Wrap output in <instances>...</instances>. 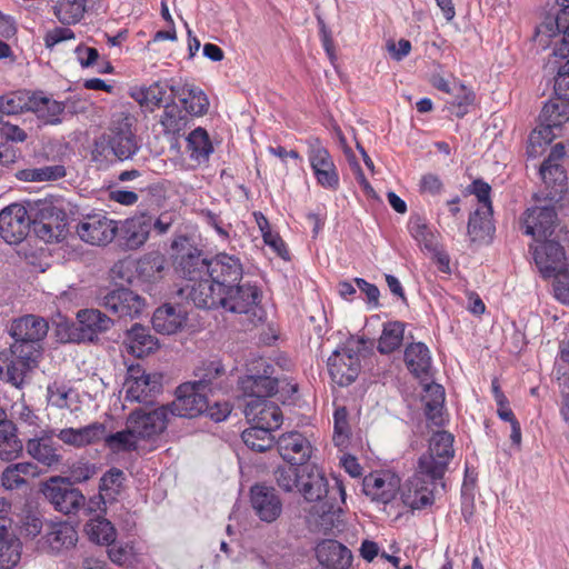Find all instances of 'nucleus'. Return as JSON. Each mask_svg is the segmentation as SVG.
<instances>
[{"label":"nucleus","mask_w":569,"mask_h":569,"mask_svg":"<svg viewBox=\"0 0 569 569\" xmlns=\"http://www.w3.org/2000/svg\"><path fill=\"white\" fill-rule=\"evenodd\" d=\"M48 322L38 316L27 315L16 319L10 328L14 342L0 351V378L21 388L27 377L39 365L42 357V340L48 333Z\"/></svg>","instance_id":"1"},{"label":"nucleus","mask_w":569,"mask_h":569,"mask_svg":"<svg viewBox=\"0 0 569 569\" xmlns=\"http://www.w3.org/2000/svg\"><path fill=\"white\" fill-rule=\"evenodd\" d=\"M298 491L309 502H317L313 512L319 516L320 525L327 530L340 521L341 505L346 500V490L342 482L333 479L329 482L323 472L316 466H306L301 471Z\"/></svg>","instance_id":"2"},{"label":"nucleus","mask_w":569,"mask_h":569,"mask_svg":"<svg viewBox=\"0 0 569 569\" xmlns=\"http://www.w3.org/2000/svg\"><path fill=\"white\" fill-rule=\"evenodd\" d=\"M134 121L129 113L113 114L107 130L93 142L91 160L97 163H112L133 159L141 149Z\"/></svg>","instance_id":"3"},{"label":"nucleus","mask_w":569,"mask_h":569,"mask_svg":"<svg viewBox=\"0 0 569 569\" xmlns=\"http://www.w3.org/2000/svg\"><path fill=\"white\" fill-rule=\"evenodd\" d=\"M243 268L240 259L228 253H218L209 261L208 276L204 281L187 286L180 292L186 295L196 307L210 299V296H219L239 283L242 279Z\"/></svg>","instance_id":"4"},{"label":"nucleus","mask_w":569,"mask_h":569,"mask_svg":"<svg viewBox=\"0 0 569 569\" xmlns=\"http://www.w3.org/2000/svg\"><path fill=\"white\" fill-rule=\"evenodd\" d=\"M209 298L197 308H222L224 311L239 315L241 317L240 321L248 326H257L266 317V311L260 305L261 291L258 287L250 283L240 284L239 282L219 293V296L209 295Z\"/></svg>","instance_id":"5"},{"label":"nucleus","mask_w":569,"mask_h":569,"mask_svg":"<svg viewBox=\"0 0 569 569\" xmlns=\"http://www.w3.org/2000/svg\"><path fill=\"white\" fill-rule=\"evenodd\" d=\"M30 216L37 237L46 242H59L67 236V213L52 201L38 199L30 201Z\"/></svg>","instance_id":"6"},{"label":"nucleus","mask_w":569,"mask_h":569,"mask_svg":"<svg viewBox=\"0 0 569 569\" xmlns=\"http://www.w3.org/2000/svg\"><path fill=\"white\" fill-rule=\"evenodd\" d=\"M453 436L448 431H437L429 440V449L418 460L420 473L430 481L441 480L455 456Z\"/></svg>","instance_id":"7"},{"label":"nucleus","mask_w":569,"mask_h":569,"mask_svg":"<svg viewBox=\"0 0 569 569\" xmlns=\"http://www.w3.org/2000/svg\"><path fill=\"white\" fill-rule=\"evenodd\" d=\"M250 373L239 381L243 396L250 399H268L278 392L281 379L274 376V368L264 359L252 362Z\"/></svg>","instance_id":"8"},{"label":"nucleus","mask_w":569,"mask_h":569,"mask_svg":"<svg viewBox=\"0 0 569 569\" xmlns=\"http://www.w3.org/2000/svg\"><path fill=\"white\" fill-rule=\"evenodd\" d=\"M41 492L57 511L64 515L77 512L86 502L82 492L61 476H53L46 480L41 486Z\"/></svg>","instance_id":"9"},{"label":"nucleus","mask_w":569,"mask_h":569,"mask_svg":"<svg viewBox=\"0 0 569 569\" xmlns=\"http://www.w3.org/2000/svg\"><path fill=\"white\" fill-rule=\"evenodd\" d=\"M30 201L11 203L0 211V237L10 244L20 243L28 236L32 217Z\"/></svg>","instance_id":"10"},{"label":"nucleus","mask_w":569,"mask_h":569,"mask_svg":"<svg viewBox=\"0 0 569 569\" xmlns=\"http://www.w3.org/2000/svg\"><path fill=\"white\" fill-rule=\"evenodd\" d=\"M307 144L308 158L317 182L326 189L337 190L339 174L329 151L318 138H309Z\"/></svg>","instance_id":"11"},{"label":"nucleus","mask_w":569,"mask_h":569,"mask_svg":"<svg viewBox=\"0 0 569 569\" xmlns=\"http://www.w3.org/2000/svg\"><path fill=\"white\" fill-rule=\"evenodd\" d=\"M327 365L331 380L340 387H347L360 373V353L349 347L339 348L328 358Z\"/></svg>","instance_id":"12"},{"label":"nucleus","mask_w":569,"mask_h":569,"mask_svg":"<svg viewBox=\"0 0 569 569\" xmlns=\"http://www.w3.org/2000/svg\"><path fill=\"white\" fill-rule=\"evenodd\" d=\"M166 407L172 416L193 418L209 408L208 393L200 390L194 383L184 382L177 388L176 399Z\"/></svg>","instance_id":"13"},{"label":"nucleus","mask_w":569,"mask_h":569,"mask_svg":"<svg viewBox=\"0 0 569 569\" xmlns=\"http://www.w3.org/2000/svg\"><path fill=\"white\" fill-rule=\"evenodd\" d=\"M126 398L137 402H150L151 398L161 391V377L156 373H146L137 365L130 366L124 381Z\"/></svg>","instance_id":"14"},{"label":"nucleus","mask_w":569,"mask_h":569,"mask_svg":"<svg viewBox=\"0 0 569 569\" xmlns=\"http://www.w3.org/2000/svg\"><path fill=\"white\" fill-rule=\"evenodd\" d=\"M117 230V222L101 213L83 217L76 227L79 238L92 246L110 243L116 237Z\"/></svg>","instance_id":"15"},{"label":"nucleus","mask_w":569,"mask_h":569,"mask_svg":"<svg viewBox=\"0 0 569 569\" xmlns=\"http://www.w3.org/2000/svg\"><path fill=\"white\" fill-rule=\"evenodd\" d=\"M77 320V325L70 329L69 333L70 339L76 342H92L113 325L112 319L98 309L80 310Z\"/></svg>","instance_id":"16"},{"label":"nucleus","mask_w":569,"mask_h":569,"mask_svg":"<svg viewBox=\"0 0 569 569\" xmlns=\"http://www.w3.org/2000/svg\"><path fill=\"white\" fill-rule=\"evenodd\" d=\"M557 222V212L551 204L533 206L528 208L521 219V227L527 236L535 241L547 239L553 233Z\"/></svg>","instance_id":"17"},{"label":"nucleus","mask_w":569,"mask_h":569,"mask_svg":"<svg viewBox=\"0 0 569 569\" xmlns=\"http://www.w3.org/2000/svg\"><path fill=\"white\" fill-rule=\"evenodd\" d=\"M100 305L119 318H136L142 313L146 301L132 290L121 287L106 293Z\"/></svg>","instance_id":"18"},{"label":"nucleus","mask_w":569,"mask_h":569,"mask_svg":"<svg viewBox=\"0 0 569 569\" xmlns=\"http://www.w3.org/2000/svg\"><path fill=\"white\" fill-rule=\"evenodd\" d=\"M168 417L169 409L164 406L150 412L134 410L127 419V427L131 428L138 439H150L167 428Z\"/></svg>","instance_id":"19"},{"label":"nucleus","mask_w":569,"mask_h":569,"mask_svg":"<svg viewBox=\"0 0 569 569\" xmlns=\"http://www.w3.org/2000/svg\"><path fill=\"white\" fill-rule=\"evenodd\" d=\"M400 490V478L390 471H375L362 480V491L372 501L389 503Z\"/></svg>","instance_id":"20"},{"label":"nucleus","mask_w":569,"mask_h":569,"mask_svg":"<svg viewBox=\"0 0 569 569\" xmlns=\"http://www.w3.org/2000/svg\"><path fill=\"white\" fill-rule=\"evenodd\" d=\"M250 502L254 515L267 523L276 521L282 512V501L273 487L254 485L250 489Z\"/></svg>","instance_id":"21"},{"label":"nucleus","mask_w":569,"mask_h":569,"mask_svg":"<svg viewBox=\"0 0 569 569\" xmlns=\"http://www.w3.org/2000/svg\"><path fill=\"white\" fill-rule=\"evenodd\" d=\"M435 486L436 481L431 482L426 473H420L418 467L416 473L403 486L401 499L411 509L426 508L435 501Z\"/></svg>","instance_id":"22"},{"label":"nucleus","mask_w":569,"mask_h":569,"mask_svg":"<svg viewBox=\"0 0 569 569\" xmlns=\"http://www.w3.org/2000/svg\"><path fill=\"white\" fill-rule=\"evenodd\" d=\"M539 242L535 247L530 246V250L542 277L550 278L565 267V249L553 240L542 239Z\"/></svg>","instance_id":"23"},{"label":"nucleus","mask_w":569,"mask_h":569,"mask_svg":"<svg viewBox=\"0 0 569 569\" xmlns=\"http://www.w3.org/2000/svg\"><path fill=\"white\" fill-rule=\"evenodd\" d=\"M243 413L252 426L278 429L282 423V412L278 405L268 399L254 398L246 402Z\"/></svg>","instance_id":"24"},{"label":"nucleus","mask_w":569,"mask_h":569,"mask_svg":"<svg viewBox=\"0 0 569 569\" xmlns=\"http://www.w3.org/2000/svg\"><path fill=\"white\" fill-rule=\"evenodd\" d=\"M277 449L282 459L292 466H303L311 458L312 446L300 432L283 433L277 441Z\"/></svg>","instance_id":"25"},{"label":"nucleus","mask_w":569,"mask_h":569,"mask_svg":"<svg viewBox=\"0 0 569 569\" xmlns=\"http://www.w3.org/2000/svg\"><path fill=\"white\" fill-rule=\"evenodd\" d=\"M209 261L197 248H188L176 257L177 273L193 284L204 281L208 276Z\"/></svg>","instance_id":"26"},{"label":"nucleus","mask_w":569,"mask_h":569,"mask_svg":"<svg viewBox=\"0 0 569 569\" xmlns=\"http://www.w3.org/2000/svg\"><path fill=\"white\" fill-rule=\"evenodd\" d=\"M321 569H348L352 562L351 551L337 540H323L316 548Z\"/></svg>","instance_id":"27"},{"label":"nucleus","mask_w":569,"mask_h":569,"mask_svg":"<svg viewBox=\"0 0 569 569\" xmlns=\"http://www.w3.org/2000/svg\"><path fill=\"white\" fill-rule=\"evenodd\" d=\"M78 532L74 527L66 521L51 523L44 537L41 548L50 553H59L76 546Z\"/></svg>","instance_id":"28"},{"label":"nucleus","mask_w":569,"mask_h":569,"mask_svg":"<svg viewBox=\"0 0 569 569\" xmlns=\"http://www.w3.org/2000/svg\"><path fill=\"white\" fill-rule=\"evenodd\" d=\"M107 428L101 422H92L81 428H63L57 438L67 446L83 448L103 439Z\"/></svg>","instance_id":"29"},{"label":"nucleus","mask_w":569,"mask_h":569,"mask_svg":"<svg viewBox=\"0 0 569 569\" xmlns=\"http://www.w3.org/2000/svg\"><path fill=\"white\" fill-rule=\"evenodd\" d=\"M405 362L408 370L415 377L421 381H431V356L428 347L425 343H410L405 350Z\"/></svg>","instance_id":"30"},{"label":"nucleus","mask_w":569,"mask_h":569,"mask_svg":"<svg viewBox=\"0 0 569 569\" xmlns=\"http://www.w3.org/2000/svg\"><path fill=\"white\" fill-rule=\"evenodd\" d=\"M187 321V312L180 306L166 303L156 309L152 316L153 329L162 335L178 332Z\"/></svg>","instance_id":"31"},{"label":"nucleus","mask_w":569,"mask_h":569,"mask_svg":"<svg viewBox=\"0 0 569 569\" xmlns=\"http://www.w3.org/2000/svg\"><path fill=\"white\" fill-rule=\"evenodd\" d=\"M26 450L29 456L48 468L58 466L62 460L58 446L48 433L29 439L26 443Z\"/></svg>","instance_id":"32"},{"label":"nucleus","mask_w":569,"mask_h":569,"mask_svg":"<svg viewBox=\"0 0 569 569\" xmlns=\"http://www.w3.org/2000/svg\"><path fill=\"white\" fill-rule=\"evenodd\" d=\"M226 369L220 361H203L194 370V380L188 383H194L200 390L213 393L214 390L221 389Z\"/></svg>","instance_id":"33"},{"label":"nucleus","mask_w":569,"mask_h":569,"mask_svg":"<svg viewBox=\"0 0 569 569\" xmlns=\"http://www.w3.org/2000/svg\"><path fill=\"white\" fill-rule=\"evenodd\" d=\"M122 233L126 244L130 249H137L148 240L150 229V213L141 212L123 222Z\"/></svg>","instance_id":"34"},{"label":"nucleus","mask_w":569,"mask_h":569,"mask_svg":"<svg viewBox=\"0 0 569 569\" xmlns=\"http://www.w3.org/2000/svg\"><path fill=\"white\" fill-rule=\"evenodd\" d=\"M127 476L116 467L107 470L99 482L98 506H106L107 501H116L126 488Z\"/></svg>","instance_id":"35"},{"label":"nucleus","mask_w":569,"mask_h":569,"mask_svg":"<svg viewBox=\"0 0 569 569\" xmlns=\"http://www.w3.org/2000/svg\"><path fill=\"white\" fill-rule=\"evenodd\" d=\"M21 542L10 526L0 522V569H12L21 559Z\"/></svg>","instance_id":"36"},{"label":"nucleus","mask_w":569,"mask_h":569,"mask_svg":"<svg viewBox=\"0 0 569 569\" xmlns=\"http://www.w3.org/2000/svg\"><path fill=\"white\" fill-rule=\"evenodd\" d=\"M540 176L550 191L546 198L550 201H559L567 190V174L561 163H545L540 167Z\"/></svg>","instance_id":"37"},{"label":"nucleus","mask_w":569,"mask_h":569,"mask_svg":"<svg viewBox=\"0 0 569 569\" xmlns=\"http://www.w3.org/2000/svg\"><path fill=\"white\" fill-rule=\"evenodd\" d=\"M425 383V395L422 401L425 402V413L428 420L435 426H441L443 419V403L445 390L442 386L432 383L430 381H422Z\"/></svg>","instance_id":"38"},{"label":"nucleus","mask_w":569,"mask_h":569,"mask_svg":"<svg viewBox=\"0 0 569 569\" xmlns=\"http://www.w3.org/2000/svg\"><path fill=\"white\" fill-rule=\"evenodd\" d=\"M127 345L133 356L142 358L158 348V339L148 328L136 323L127 331Z\"/></svg>","instance_id":"39"},{"label":"nucleus","mask_w":569,"mask_h":569,"mask_svg":"<svg viewBox=\"0 0 569 569\" xmlns=\"http://www.w3.org/2000/svg\"><path fill=\"white\" fill-rule=\"evenodd\" d=\"M40 476V469L33 462H18L8 466L1 476V483L8 490L18 489L27 483V478Z\"/></svg>","instance_id":"40"},{"label":"nucleus","mask_w":569,"mask_h":569,"mask_svg":"<svg viewBox=\"0 0 569 569\" xmlns=\"http://www.w3.org/2000/svg\"><path fill=\"white\" fill-rule=\"evenodd\" d=\"M168 83L157 81L147 88H139L131 92V97L141 106L149 110L168 103L167 99Z\"/></svg>","instance_id":"41"},{"label":"nucleus","mask_w":569,"mask_h":569,"mask_svg":"<svg viewBox=\"0 0 569 569\" xmlns=\"http://www.w3.org/2000/svg\"><path fill=\"white\" fill-rule=\"evenodd\" d=\"M187 151L189 157L198 163H204L209 160L213 152V146L210 141L208 132L198 127L187 137Z\"/></svg>","instance_id":"42"},{"label":"nucleus","mask_w":569,"mask_h":569,"mask_svg":"<svg viewBox=\"0 0 569 569\" xmlns=\"http://www.w3.org/2000/svg\"><path fill=\"white\" fill-rule=\"evenodd\" d=\"M22 442L16 435V427L10 420H0V459L11 461L22 451Z\"/></svg>","instance_id":"43"},{"label":"nucleus","mask_w":569,"mask_h":569,"mask_svg":"<svg viewBox=\"0 0 569 569\" xmlns=\"http://www.w3.org/2000/svg\"><path fill=\"white\" fill-rule=\"evenodd\" d=\"M540 122L553 129H559L569 120V101L559 97L545 103L539 116Z\"/></svg>","instance_id":"44"},{"label":"nucleus","mask_w":569,"mask_h":569,"mask_svg":"<svg viewBox=\"0 0 569 569\" xmlns=\"http://www.w3.org/2000/svg\"><path fill=\"white\" fill-rule=\"evenodd\" d=\"M492 207L478 208L470 214L468 221V234L472 241L483 240L495 230L492 224Z\"/></svg>","instance_id":"45"},{"label":"nucleus","mask_w":569,"mask_h":569,"mask_svg":"<svg viewBox=\"0 0 569 569\" xmlns=\"http://www.w3.org/2000/svg\"><path fill=\"white\" fill-rule=\"evenodd\" d=\"M273 430L268 427L252 426L242 431L241 438L244 445L252 451L264 452L273 447Z\"/></svg>","instance_id":"46"},{"label":"nucleus","mask_w":569,"mask_h":569,"mask_svg":"<svg viewBox=\"0 0 569 569\" xmlns=\"http://www.w3.org/2000/svg\"><path fill=\"white\" fill-rule=\"evenodd\" d=\"M405 323L391 321L383 325L377 350L382 355H389L397 350L403 340Z\"/></svg>","instance_id":"47"},{"label":"nucleus","mask_w":569,"mask_h":569,"mask_svg":"<svg viewBox=\"0 0 569 569\" xmlns=\"http://www.w3.org/2000/svg\"><path fill=\"white\" fill-rule=\"evenodd\" d=\"M567 22V11L563 9L556 17H547L542 23H540L535 33V39L541 47L549 46V39L560 38L561 29Z\"/></svg>","instance_id":"48"},{"label":"nucleus","mask_w":569,"mask_h":569,"mask_svg":"<svg viewBox=\"0 0 569 569\" xmlns=\"http://www.w3.org/2000/svg\"><path fill=\"white\" fill-rule=\"evenodd\" d=\"M189 116L183 112L176 103L164 104V110L160 117V124L166 134H178L188 124Z\"/></svg>","instance_id":"49"},{"label":"nucleus","mask_w":569,"mask_h":569,"mask_svg":"<svg viewBox=\"0 0 569 569\" xmlns=\"http://www.w3.org/2000/svg\"><path fill=\"white\" fill-rule=\"evenodd\" d=\"M86 11V0H59L53 6V13L62 24L78 23Z\"/></svg>","instance_id":"50"},{"label":"nucleus","mask_w":569,"mask_h":569,"mask_svg":"<svg viewBox=\"0 0 569 569\" xmlns=\"http://www.w3.org/2000/svg\"><path fill=\"white\" fill-rule=\"evenodd\" d=\"M166 258L160 252H150L138 261L137 271L147 281H157L162 278Z\"/></svg>","instance_id":"51"},{"label":"nucleus","mask_w":569,"mask_h":569,"mask_svg":"<svg viewBox=\"0 0 569 569\" xmlns=\"http://www.w3.org/2000/svg\"><path fill=\"white\" fill-rule=\"evenodd\" d=\"M87 532L90 540L106 546L114 542L117 536L113 525L102 517L91 519L87 523Z\"/></svg>","instance_id":"52"},{"label":"nucleus","mask_w":569,"mask_h":569,"mask_svg":"<svg viewBox=\"0 0 569 569\" xmlns=\"http://www.w3.org/2000/svg\"><path fill=\"white\" fill-rule=\"evenodd\" d=\"M30 110L34 111L46 122L58 123L60 122V114L63 112L64 106L46 97L32 98Z\"/></svg>","instance_id":"53"},{"label":"nucleus","mask_w":569,"mask_h":569,"mask_svg":"<svg viewBox=\"0 0 569 569\" xmlns=\"http://www.w3.org/2000/svg\"><path fill=\"white\" fill-rule=\"evenodd\" d=\"M409 231L419 246L428 252L436 251V247H439L438 236L421 218L417 217L409 221Z\"/></svg>","instance_id":"54"},{"label":"nucleus","mask_w":569,"mask_h":569,"mask_svg":"<svg viewBox=\"0 0 569 569\" xmlns=\"http://www.w3.org/2000/svg\"><path fill=\"white\" fill-rule=\"evenodd\" d=\"M17 178L23 181H52L66 176L63 166H46L19 171Z\"/></svg>","instance_id":"55"},{"label":"nucleus","mask_w":569,"mask_h":569,"mask_svg":"<svg viewBox=\"0 0 569 569\" xmlns=\"http://www.w3.org/2000/svg\"><path fill=\"white\" fill-rule=\"evenodd\" d=\"M548 66L557 69V76L555 77L556 96L569 101V58H551L548 61Z\"/></svg>","instance_id":"56"},{"label":"nucleus","mask_w":569,"mask_h":569,"mask_svg":"<svg viewBox=\"0 0 569 569\" xmlns=\"http://www.w3.org/2000/svg\"><path fill=\"white\" fill-rule=\"evenodd\" d=\"M32 98L21 92H10L0 97V117L13 116L30 110Z\"/></svg>","instance_id":"57"},{"label":"nucleus","mask_w":569,"mask_h":569,"mask_svg":"<svg viewBox=\"0 0 569 569\" xmlns=\"http://www.w3.org/2000/svg\"><path fill=\"white\" fill-rule=\"evenodd\" d=\"M182 104L187 114L199 117L207 113L209 100L200 88L193 86L189 89L186 97L182 98Z\"/></svg>","instance_id":"58"},{"label":"nucleus","mask_w":569,"mask_h":569,"mask_svg":"<svg viewBox=\"0 0 569 569\" xmlns=\"http://www.w3.org/2000/svg\"><path fill=\"white\" fill-rule=\"evenodd\" d=\"M274 480L279 488L286 492L299 489L301 472L296 466H279L273 471Z\"/></svg>","instance_id":"59"},{"label":"nucleus","mask_w":569,"mask_h":569,"mask_svg":"<svg viewBox=\"0 0 569 569\" xmlns=\"http://www.w3.org/2000/svg\"><path fill=\"white\" fill-rule=\"evenodd\" d=\"M107 446L113 451H130L137 449V437L126 426V429L103 437Z\"/></svg>","instance_id":"60"},{"label":"nucleus","mask_w":569,"mask_h":569,"mask_svg":"<svg viewBox=\"0 0 569 569\" xmlns=\"http://www.w3.org/2000/svg\"><path fill=\"white\" fill-rule=\"evenodd\" d=\"M98 471L99 468L96 463L84 459L77 460L69 468V476L66 477L67 482L71 486L76 483H83L94 477Z\"/></svg>","instance_id":"61"},{"label":"nucleus","mask_w":569,"mask_h":569,"mask_svg":"<svg viewBox=\"0 0 569 569\" xmlns=\"http://www.w3.org/2000/svg\"><path fill=\"white\" fill-rule=\"evenodd\" d=\"M555 138L553 128L540 122V127L535 129L529 136L527 153L530 157H536L540 152L539 149L551 143Z\"/></svg>","instance_id":"62"},{"label":"nucleus","mask_w":569,"mask_h":569,"mask_svg":"<svg viewBox=\"0 0 569 569\" xmlns=\"http://www.w3.org/2000/svg\"><path fill=\"white\" fill-rule=\"evenodd\" d=\"M349 435L348 411L345 407H339L333 413V441L336 446H345Z\"/></svg>","instance_id":"63"},{"label":"nucleus","mask_w":569,"mask_h":569,"mask_svg":"<svg viewBox=\"0 0 569 569\" xmlns=\"http://www.w3.org/2000/svg\"><path fill=\"white\" fill-rule=\"evenodd\" d=\"M555 298L565 305H569V269L562 268L553 276Z\"/></svg>","instance_id":"64"}]
</instances>
